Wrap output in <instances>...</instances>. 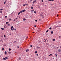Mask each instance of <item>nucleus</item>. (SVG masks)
<instances>
[{
  "instance_id": "nucleus-59",
  "label": "nucleus",
  "mask_w": 61,
  "mask_h": 61,
  "mask_svg": "<svg viewBox=\"0 0 61 61\" xmlns=\"http://www.w3.org/2000/svg\"><path fill=\"white\" fill-rule=\"evenodd\" d=\"M19 18H20V16H19Z\"/></svg>"
},
{
  "instance_id": "nucleus-2",
  "label": "nucleus",
  "mask_w": 61,
  "mask_h": 61,
  "mask_svg": "<svg viewBox=\"0 0 61 61\" xmlns=\"http://www.w3.org/2000/svg\"><path fill=\"white\" fill-rule=\"evenodd\" d=\"M36 0H35L34 1H33L32 2L33 4H35V3L36 2Z\"/></svg>"
},
{
  "instance_id": "nucleus-44",
  "label": "nucleus",
  "mask_w": 61,
  "mask_h": 61,
  "mask_svg": "<svg viewBox=\"0 0 61 61\" xmlns=\"http://www.w3.org/2000/svg\"><path fill=\"white\" fill-rule=\"evenodd\" d=\"M37 20H35V22H36L37 21Z\"/></svg>"
},
{
  "instance_id": "nucleus-56",
  "label": "nucleus",
  "mask_w": 61,
  "mask_h": 61,
  "mask_svg": "<svg viewBox=\"0 0 61 61\" xmlns=\"http://www.w3.org/2000/svg\"><path fill=\"white\" fill-rule=\"evenodd\" d=\"M50 56V55H49V56Z\"/></svg>"
},
{
  "instance_id": "nucleus-6",
  "label": "nucleus",
  "mask_w": 61,
  "mask_h": 61,
  "mask_svg": "<svg viewBox=\"0 0 61 61\" xmlns=\"http://www.w3.org/2000/svg\"><path fill=\"white\" fill-rule=\"evenodd\" d=\"M46 39H44V40L45 41H44V42H46Z\"/></svg>"
},
{
  "instance_id": "nucleus-39",
  "label": "nucleus",
  "mask_w": 61,
  "mask_h": 61,
  "mask_svg": "<svg viewBox=\"0 0 61 61\" xmlns=\"http://www.w3.org/2000/svg\"><path fill=\"white\" fill-rule=\"evenodd\" d=\"M43 1H44V0H41L42 2H43Z\"/></svg>"
},
{
  "instance_id": "nucleus-20",
  "label": "nucleus",
  "mask_w": 61,
  "mask_h": 61,
  "mask_svg": "<svg viewBox=\"0 0 61 61\" xmlns=\"http://www.w3.org/2000/svg\"><path fill=\"white\" fill-rule=\"evenodd\" d=\"M2 13V11H0V13Z\"/></svg>"
},
{
  "instance_id": "nucleus-55",
  "label": "nucleus",
  "mask_w": 61,
  "mask_h": 61,
  "mask_svg": "<svg viewBox=\"0 0 61 61\" xmlns=\"http://www.w3.org/2000/svg\"><path fill=\"white\" fill-rule=\"evenodd\" d=\"M40 16H42V14L40 15Z\"/></svg>"
},
{
  "instance_id": "nucleus-17",
  "label": "nucleus",
  "mask_w": 61,
  "mask_h": 61,
  "mask_svg": "<svg viewBox=\"0 0 61 61\" xmlns=\"http://www.w3.org/2000/svg\"><path fill=\"white\" fill-rule=\"evenodd\" d=\"M5 59H8V58L7 57H5Z\"/></svg>"
},
{
  "instance_id": "nucleus-3",
  "label": "nucleus",
  "mask_w": 61,
  "mask_h": 61,
  "mask_svg": "<svg viewBox=\"0 0 61 61\" xmlns=\"http://www.w3.org/2000/svg\"><path fill=\"white\" fill-rule=\"evenodd\" d=\"M22 12H24L25 11V10H22Z\"/></svg>"
},
{
  "instance_id": "nucleus-29",
  "label": "nucleus",
  "mask_w": 61,
  "mask_h": 61,
  "mask_svg": "<svg viewBox=\"0 0 61 61\" xmlns=\"http://www.w3.org/2000/svg\"><path fill=\"white\" fill-rule=\"evenodd\" d=\"M9 21H10V20H11V19H9Z\"/></svg>"
},
{
  "instance_id": "nucleus-34",
  "label": "nucleus",
  "mask_w": 61,
  "mask_h": 61,
  "mask_svg": "<svg viewBox=\"0 0 61 61\" xmlns=\"http://www.w3.org/2000/svg\"><path fill=\"white\" fill-rule=\"evenodd\" d=\"M37 51H35V54H36V53H37Z\"/></svg>"
},
{
  "instance_id": "nucleus-46",
  "label": "nucleus",
  "mask_w": 61,
  "mask_h": 61,
  "mask_svg": "<svg viewBox=\"0 0 61 61\" xmlns=\"http://www.w3.org/2000/svg\"><path fill=\"white\" fill-rule=\"evenodd\" d=\"M55 55H56V57L57 56V55L56 54Z\"/></svg>"
},
{
  "instance_id": "nucleus-41",
  "label": "nucleus",
  "mask_w": 61,
  "mask_h": 61,
  "mask_svg": "<svg viewBox=\"0 0 61 61\" xmlns=\"http://www.w3.org/2000/svg\"><path fill=\"white\" fill-rule=\"evenodd\" d=\"M50 56H52V54H50Z\"/></svg>"
},
{
  "instance_id": "nucleus-11",
  "label": "nucleus",
  "mask_w": 61,
  "mask_h": 61,
  "mask_svg": "<svg viewBox=\"0 0 61 61\" xmlns=\"http://www.w3.org/2000/svg\"><path fill=\"white\" fill-rule=\"evenodd\" d=\"M34 10H31V12H34Z\"/></svg>"
},
{
  "instance_id": "nucleus-42",
  "label": "nucleus",
  "mask_w": 61,
  "mask_h": 61,
  "mask_svg": "<svg viewBox=\"0 0 61 61\" xmlns=\"http://www.w3.org/2000/svg\"><path fill=\"white\" fill-rule=\"evenodd\" d=\"M23 5L24 6H25V4Z\"/></svg>"
},
{
  "instance_id": "nucleus-21",
  "label": "nucleus",
  "mask_w": 61,
  "mask_h": 61,
  "mask_svg": "<svg viewBox=\"0 0 61 61\" xmlns=\"http://www.w3.org/2000/svg\"><path fill=\"white\" fill-rule=\"evenodd\" d=\"M20 14V12H19L18 14V15H19Z\"/></svg>"
},
{
  "instance_id": "nucleus-27",
  "label": "nucleus",
  "mask_w": 61,
  "mask_h": 61,
  "mask_svg": "<svg viewBox=\"0 0 61 61\" xmlns=\"http://www.w3.org/2000/svg\"><path fill=\"white\" fill-rule=\"evenodd\" d=\"M10 53H11V52H8V54H10Z\"/></svg>"
},
{
  "instance_id": "nucleus-53",
  "label": "nucleus",
  "mask_w": 61,
  "mask_h": 61,
  "mask_svg": "<svg viewBox=\"0 0 61 61\" xmlns=\"http://www.w3.org/2000/svg\"><path fill=\"white\" fill-rule=\"evenodd\" d=\"M51 1H54V0H51Z\"/></svg>"
},
{
  "instance_id": "nucleus-22",
  "label": "nucleus",
  "mask_w": 61,
  "mask_h": 61,
  "mask_svg": "<svg viewBox=\"0 0 61 61\" xmlns=\"http://www.w3.org/2000/svg\"><path fill=\"white\" fill-rule=\"evenodd\" d=\"M48 30H47L46 31V33H47V32H48Z\"/></svg>"
},
{
  "instance_id": "nucleus-36",
  "label": "nucleus",
  "mask_w": 61,
  "mask_h": 61,
  "mask_svg": "<svg viewBox=\"0 0 61 61\" xmlns=\"http://www.w3.org/2000/svg\"><path fill=\"white\" fill-rule=\"evenodd\" d=\"M6 17H7V16H6L5 17V18H6Z\"/></svg>"
},
{
  "instance_id": "nucleus-23",
  "label": "nucleus",
  "mask_w": 61,
  "mask_h": 61,
  "mask_svg": "<svg viewBox=\"0 0 61 61\" xmlns=\"http://www.w3.org/2000/svg\"><path fill=\"white\" fill-rule=\"evenodd\" d=\"M52 29V28L51 27H50L49 28V29H50V30H51V29Z\"/></svg>"
},
{
  "instance_id": "nucleus-52",
  "label": "nucleus",
  "mask_w": 61,
  "mask_h": 61,
  "mask_svg": "<svg viewBox=\"0 0 61 61\" xmlns=\"http://www.w3.org/2000/svg\"><path fill=\"white\" fill-rule=\"evenodd\" d=\"M17 19V18H15L16 20V19Z\"/></svg>"
},
{
  "instance_id": "nucleus-43",
  "label": "nucleus",
  "mask_w": 61,
  "mask_h": 61,
  "mask_svg": "<svg viewBox=\"0 0 61 61\" xmlns=\"http://www.w3.org/2000/svg\"><path fill=\"white\" fill-rule=\"evenodd\" d=\"M5 3H6L5 2V1L4 2V4H5Z\"/></svg>"
},
{
  "instance_id": "nucleus-9",
  "label": "nucleus",
  "mask_w": 61,
  "mask_h": 61,
  "mask_svg": "<svg viewBox=\"0 0 61 61\" xmlns=\"http://www.w3.org/2000/svg\"><path fill=\"white\" fill-rule=\"evenodd\" d=\"M3 60H6V59L5 58H3Z\"/></svg>"
},
{
  "instance_id": "nucleus-30",
  "label": "nucleus",
  "mask_w": 61,
  "mask_h": 61,
  "mask_svg": "<svg viewBox=\"0 0 61 61\" xmlns=\"http://www.w3.org/2000/svg\"><path fill=\"white\" fill-rule=\"evenodd\" d=\"M8 22H6V24H8Z\"/></svg>"
},
{
  "instance_id": "nucleus-13",
  "label": "nucleus",
  "mask_w": 61,
  "mask_h": 61,
  "mask_svg": "<svg viewBox=\"0 0 61 61\" xmlns=\"http://www.w3.org/2000/svg\"><path fill=\"white\" fill-rule=\"evenodd\" d=\"M1 29L2 30H4V29L3 28H1Z\"/></svg>"
},
{
  "instance_id": "nucleus-64",
  "label": "nucleus",
  "mask_w": 61,
  "mask_h": 61,
  "mask_svg": "<svg viewBox=\"0 0 61 61\" xmlns=\"http://www.w3.org/2000/svg\"><path fill=\"white\" fill-rule=\"evenodd\" d=\"M15 53H16V51L15 52Z\"/></svg>"
},
{
  "instance_id": "nucleus-58",
  "label": "nucleus",
  "mask_w": 61,
  "mask_h": 61,
  "mask_svg": "<svg viewBox=\"0 0 61 61\" xmlns=\"http://www.w3.org/2000/svg\"><path fill=\"white\" fill-rule=\"evenodd\" d=\"M36 56H38V54H36Z\"/></svg>"
},
{
  "instance_id": "nucleus-63",
  "label": "nucleus",
  "mask_w": 61,
  "mask_h": 61,
  "mask_svg": "<svg viewBox=\"0 0 61 61\" xmlns=\"http://www.w3.org/2000/svg\"><path fill=\"white\" fill-rule=\"evenodd\" d=\"M9 35H10H10H11L10 34H9Z\"/></svg>"
},
{
  "instance_id": "nucleus-35",
  "label": "nucleus",
  "mask_w": 61,
  "mask_h": 61,
  "mask_svg": "<svg viewBox=\"0 0 61 61\" xmlns=\"http://www.w3.org/2000/svg\"><path fill=\"white\" fill-rule=\"evenodd\" d=\"M11 50L10 49H10H9V51H11Z\"/></svg>"
},
{
  "instance_id": "nucleus-14",
  "label": "nucleus",
  "mask_w": 61,
  "mask_h": 61,
  "mask_svg": "<svg viewBox=\"0 0 61 61\" xmlns=\"http://www.w3.org/2000/svg\"><path fill=\"white\" fill-rule=\"evenodd\" d=\"M21 59V57H19V60H20V59Z\"/></svg>"
},
{
  "instance_id": "nucleus-28",
  "label": "nucleus",
  "mask_w": 61,
  "mask_h": 61,
  "mask_svg": "<svg viewBox=\"0 0 61 61\" xmlns=\"http://www.w3.org/2000/svg\"><path fill=\"white\" fill-rule=\"evenodd\" d=\"M3 9H0V10H3Z\"/></svg>"
},
{
  "instance_id": "nucleus-8",
  "label": "nucleus",
  "mask_w": 61,
  "mask_h": 61,
  "mask_svg": "<svg viewBox=\"0 0 61 61\" xmlns=\"http://www.w3.org/2000/svg\"><path fill=\"white\" fill-rule=\"evenodd\" d=\"M40 48V47L39 46L37 47V49H38V48Z\"/></svg>"
},
{
  "instance_id": "nucleus-10",
  "label": "nucleus",
  "mask_w": 61,
  "mask_h": 61,
  "mask_svg": "<svg viewBox=\"0 0 61 61\" xmlns=\"http://www.w3.org/2000/svg\"><path fill=\"white\" fill-rule=\"evenodd\" d=\"M22 12H23V11H20V13H22Z\"/></svg>"
},
{
  "instance_id": "nucleus-32",
  "label": "nucleus",
  "mask_w": 61,
  "mask_h": 61,
  "mask_svg": "<svg viewBox=\"0 0 61 61\" xmlns=\"http://www.w3.org/2000/svg\"><path fill=\"white\" fill-rule=\"evenodd\" d=\"M31 9H33V7H31Z\"/></svg>"
},
{
  "instance_id": "nucleus-45",
  "label": "nucleus",
  "mask_w": 61,
  "mask_h": 61,
  "mask_svg": "<svg viewBox=\"0 0 61 61\" xmlns=\"http://www.w3.org/2000/svg\"><path fill=\"white\" fill-rule=\"evenodd\" d=\"M34 27H36V25H34Z\"/></svg>"
},
{
  "instance_id": "nucleus-54",
  "label": "nucleus",
  "mask_w": 61,
  "mask_h": 61,
  "mask_svg": "<svg viewBox=\"0 0 61 61\" xmlns=\"http://www.w3.org/2000/svg\"><path fill=\"white\" fill-rule=\"evenodd\" d=\"M39 20H40V21H41V20L40 19H39Z\"/></svg>"
},
{
  "instance_id": "nucleus-61",
  "label": "nucleus",
  "mask_w": 61,
  "mask_h": 61,
  "mask_svg": "<svg viewBox=\"0 0 61 61\" xmlns=\"http://www.w3.org/2000/svg\"><path fill=\"white\" fill-rule=\"evenodd\" d=\"M61 48V46L60 47V48Z\"/></svg>"
},
{
  "instance_id": "nucleus-37",
  "label": "nucleus",
  "mask_w": 61,
  "mask_h": 61,
  "mask_svg": "<svg viewBox=\"0 0 61 61\" xmlns=\"http://www.w3.org/2000/svg\"><path fill=\"white\" fill-rule=\"evenodd\" d=\"M8 26H10V24H8Z\"/></svg>"
},
{
  "instance_id": "nucleus-4",
  "label": "nucleus",
  "mask_w": 61,
  "mask_h": 61,
  "mask_svg": "<svg viewBox=\"0 0 61 61\" xmlns=\"http://www.w3.org/2000/svg\"><path fill=\"white\" fill-rule=\"evenodd\" d=\"M58 52H61V50L59 49L58 50Z\"/></svg>"
},
{
  "instance_id": "nucleus-15",
  "label": "nucleus",
  "mask_w": 61,
  "mask_h": 61,
  "mask_svg": "<svg viewBox=\"0 0 61 61\" xmlns=\"http://www.w3.org/2000/svg\"><path fill=\"white\" fill-rule=\"evenodd\" d=\"M51 34H53V31H51Z\"/></svg>"
},
{
  "instance_id": "nucleus-47",
  "label": "nucleus",
  "mask_w": 61,
  "mask_h": 61,
  "mask_svg": "<svg viewBox=\"0 0 61 61\" xmlns=\"http://www.w3.org/2000/svg\"><path fill=\"white\" fill-rule=\"evenodd\" d=\"M16 29H14V30H15V31H16Z\"/></svg>"
},
{
  "instance_id": "nucleus-16",
  "label": "nucleus",
  "mask_w": 61,
  "mask_h": 61,
  "mask_svg": "<svg viewBox=\"0 0 61 61\" xmlns=\"http://www.w3.org/2000/svg\"><path fill=\"white\" fill-rule=\"evenodd\" d=\"M25 20H26V19H23V20L24 21H25Z\"/></svg>"
},
{
  "instance_id": "nucleus-24",
  "label": "nucleus",
  "mask_w": 61,
  "mask_h": 61,
  "mask_svg": "<svg viewBox=\"0 0 61 61\" xmlns=\"http://www.w3.org/2000/svg\"><path fill=\"white\" fill-rule=\"evenodd\" d=\"M4 50V48H3L2 49V50L3 51Z\"/></svg>"
},
{
  "instance_id": "nucleus-51",
  "label": "nucleus",
  "mask_w": 61,
  "mask_h": 61,
  "mask_svg": "<svg viewBox=\"0 0 61 61\" xmlns=\"http://www.w3.org/2000/svg\"><path fill=\"white\" fill-rule=\"evenodd\" d=\"M5 2H7V0H5Z\"/></svg>"
},
{
  "instance_id": "nucleus-50",
  "label": "nucleus",
  "mask_w": 61,
  "mask_h": 61,
  "mask_svg": "<svg viewBox=\"0 0 61 61\" xmlns=\"http://www.w3.org/2000/svg\"><path fill=\"white\" fill-rule=\"evenodd\" d=\"M51 1V0H49V1Z\"/></svg>"
},
{
  "instance_id": "nucleus-31",
  "label": "nucleus",
  "mask_w": 61,
  "mask_h": 61,
  "mask_svg": "<svg viewBox=\"0 0 61 61\" xmlns=\"http://www.w3.org/2000/svg\"><path fill=\"white\" fill-rule=\"evenodd\" d=\"M32 6H35V5H32Z\"/></svg>"
},
{
  "instance_id": "nucleus-48",
  "label": "nucleus",
  "mask_w": 61,
  "mask_h": 61,
  "mask_svg": "<svg viewBox=\"0 0 61 61\" xmlns=\"http://www.w3.org/2000/svg\"><path fill=\"white\" fill-rule=\"evenodd\" d=\"M14 21H15V19L14 20Z\"/></svg>"
},
{
  "instance_id": "nucleus-12",
  "label": "nucleus",
  "mask_w": 61,
  "mask_h": 61,
  "mask_svg": "<svg viewBox=\"0 0 61 61\" xmlns=\"http://www.w3.org/2000/svg\"><path fill=\"white\" fill-rule=\"evenodd\" d=\"M13 28V26H12L11 27V29H12V28Z\"/></svg>"
},
{
  "instance_id": "nucleus-19",
  "label": "nucleus",
  "mask_w": 61,
  "mask_h": 61,
  "mask_svg": "<svg viewBox=\"0 0 61 61\" xmlns=\"http://www.w3.org/2000/svg\"><path fill=\"white\" fill-rule=\"evenodd\" d=\"M53 41H55V39H53Z\"/></svg>"
},
{
  "instance_id": "nucleus-62",
  "label": "nucleus",
  "mask_w": 61,
  "mask_h": 61,
  "mask_svg": "<svg viewBox=\"0 0 61 61\" xmlns=\"http://www.w3.org/2000/svg\"><path fill=\"white\" fill-rule=\"evenodd\" d=\"M57 16H58V15H57Z\"/></svg>"
},
{
  "instance_id": "nucleus-38",
  "label": "nucleus",
  "mask_w": 61,
  "mask_h": 61,
  "mask_svg": "<svg viewBox=\"0 0 61 61\" xmlns=\"http://www.w3.org/2000/svg\"><path fill=\"white\" fill-rule=\"evenodd\" d=\"M61 37V36H59V38H60Z\"/></svg>"
},
{
  "instance_id": "nucleus-26",
  "label": "nucleus",
  "mask_w": 61,
  "mask_h": 61,
  "mask_svg": "<svg viewBox=\"0 0 61 61\" xmlns=\"http://www.w3.org/2000/svg\"><path fill=\"white\" fill-rule=\"evenodd\" d=\"M25 5H28V4H26Z\"/></svg>"
},
{
  "instance_id": "nucleus-7",
  "label": "nucleus",
  "mask_w": 61,
  "mask_h": 61,
  "mask_svg": "<svg viewBox=\"0 0 61 61\" xmlns=\"http://www.w3.org/2000/svg\"><path fill=\"white\" fill-rule=\"evenodd\" d=\"M5 55H6L7 54V52L6 51L5 52Z\"/></svg>"
},
{
  "instance_id": "nucleus-60",
  "label": "nucleus",
  "mask_w": 61,
  "mask_h": 61,
  "mask_svg": "<svg viewBox=\"0 0 61 61\" xmlns=\"http://www.w3.org/2000/svg\"><path fill=\"white\" fill-rule=\"evenodd\" d=\"M27 38H28V37H26V38L27 39Z\"/></svg>"
},
{
  "instance_id": "nucleus-57",
  "label": "nucleus",
  "mask_w": 61,
  "mask_h": 61,
  "mask_svg": "<svg viewBox=\"0 0 61 61\" xmlns=\"http://www.w3.org/2000/svg\"><path fill=\"white\" fill-rule=\"evenodd\" d=\"M15 42H16V41H15L14 42V43H15Z\"/></svg>"
},
{
  "instance_id": "nucleus-18",
  "label": "nucleus",
  "mask_w": 61,
  "mask_h": 61,
  "mask_svg": "<svg viewBox=\"0 0 61 61\" xmlns=\"http://www.w3.org/2000/svg\"><path fill=\"white\" fill-rule=\"evenodd\" d=\"M14 28H13L12 29H11V30H14Z\"/></svg>"
},
{
  "instance_id": "nucleus-5",
  "label": "nucleus",
  "mask_w": 61,
  "mask_h": 61,
  "mask_svg": "<svg viewBox=\"0 0 61 61\" xmlns=\"http://www.w3.org/2000/svg\"><path fill=\"white\" fill-rule=\"evenodd\" d=\"M28 51H29V49H27L26 50V51L27 52H28Z\"/></svg>"
},
{
  "instance_id": "nucleus-1",
  "label": "nucleus",
  "mask_w": 61,
  "mask_h": 61,
  "mask_svg": "<svg viewBox=\"0 0 61 61\" xmlns=\"http://www.w3.org/2000/svg\"><path fill=\"white\" fill-rule=\"evenodd\" d=\"M7 25H5L4 26V27L5 28H7Z\"/></svg>"
},
{
  "instance_id": "nucleus-25",
  "label": "nucleus",
  "mask_w": 61,
  "mask_h": 61,
  "mask_svg": "<svg viewBox=\"0 0 61 61\" xmlns=\"http://www.w3.org/2000/svg\"><path fill=\"white\" fill-rule=\"evenodd\" d=\"M30 46V47H32V46H33V45H31Z\"/></svg>"
},
{
  "instance_id": "nucleus-40",
  "label": "nucleus",
  "mask_w": 61,
  "mask_h": 61,
  "mask_svg": "<svg viewBox=\"0 0 61 61\" xmlns=\"http://www.w3.org/2000/svg\"><path fill=\"white\" fill-rule=\"evenodd\" d=\"M34 13H36V11H34Z\"/></svg>"
},
{
  "instance_id": "nucleus-49",
  "label": "nucleus",
  "mask_w": 61,
  "mask_h": 61,
  "mask_svg": "<svg viewBox=\"0 0 61 61\" xmlns=\"http://www.w3.org/2000/svg\"><path fill=\"white\" fill-rule=\"evenodd\" d=\"M17 47H18V48H19V46H17Z\"/></svg>"
},
{
  "instance_id": "nucleus-33",
  "label": "nucleus",
  "mask_w": 61,
  "mask_h": 61,
  "mask_svg": "<svg viewBox=\"0 0 61 61\" xmlns=\"http://www.w3.org/2000/svg\"><path fill=\"white\" fill-rule=\"evenodd\" d=\"M4 37L5 38V35H4Z\"/></svg>"
}]
</instances>
